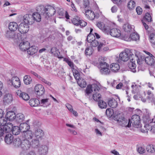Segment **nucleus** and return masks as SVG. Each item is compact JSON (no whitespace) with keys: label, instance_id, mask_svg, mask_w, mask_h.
I'll list each match as a JSON object with an SVG mask.
<instances>
[{"label":"nucleus","instance_id":"f257e3e1","mask_svg":"<svg viewBox=\"0 0 155 155\" xmlns=\"http://www.w3.org/2000/svg\"><path fill=\"white\" fill-rule=\"evenodd\" d=\"M40 8L41 14L43 15L45 18L54 15L56 12L54 8L51 5H47L45 7L42 6Z\"/></svg>","mask_w":155,"mask_h":155},{"label":"nucleus","instance_id":"f03ea898","mask_svg":"<svg viewBox=\"0 0 155 155\" xmlns=\"http://www.w3.org/2000/svg\"><path fill=\"white\" fill-rule=\"evenodd\" d=\"M105 58L104 57H101L99 58V61L100 65V72L103 74H109L110 71L108 68L109 65L105 62Z\"/></svg>","mask_w":155,"mask_h":155},{"label":"nucleus","instance_id":"7ed1b4c3","mask_svg":"<svg viewBox=\"0 0 155 155\" xmlns=\"http://www.w3.org/2000/svg\"><path fill=\"white\" fill-rule=\"evenodd\" d=\"M136 128H138L141 127L140 124V117L139 115L135 114L133 115L131 119H129L127 123V127H130L131 125Z\"/></svg>","mask_w":155,"mask_h":155},{"label":"nucleus","instance_id":"20e7f679","mask_svg":"<svg viewBox=\"0 0 155 155\" xmlns=\"http://www.w3.org/2000/svg\"><path fill=\"white\" fill-rule=\"evenodd\" d=\"M114 119L117 121L119 124L122 127H127V120L125 119L122 113L114 115Z\"/></svg>","mask_w":155,"mask_h":155},{"label":"nucleus","instance_id":"39448f33","mask_svg":"<svg viewBox=\"0 0 155 155\" xmlns=\"http://www.w3.org/2000/svg\"><path fill=\"white\" fill-rule=\"evenodd\" d=\"M100 89L98 85L96 84L88 85L86 90V96H87L92 92L95 93L98 92Z\"/></svg>","mask_w":155,"mask_h":155},{"label":"nucleus","instance_id":"423d86ee","mask_svg":"<svg viewBox=\"0 0 155 155\" xmlns=\"http://www.w3.org/2000/svg\"><path fill=\"white\" fill-rule=\"evenodd\" d=\"M12 125L10 123H8L3 127H0V137L2 136L4 134L10 132Z\"/></svg>","mask_w":155,"mask_h":155},{"label":"nucleus","instance_id":"0eeeda50","mask_svg":"<svg viewBox=\"0 0 155 155\" xmlns=\"http://www.w3.org/2000/svg\"><path fill=\"white\" fill-rule=\"evenodd\" d=\"M133 54L132 52L130 51L127 52L124 51L121 52L119 54V58L120 59L123 61H127L129 59L130 60L131 57L130 55V54Z\"/></svg>","mask_w":155,"mask_h":155},{"label":"nucleus","instance_id":"6e6552de","mask_svg":"<svg viewBox=\"0 0 155 155\" xmlns=\"http://www.w3.org/2000/svg\"><path fill=\"white\" fill-rule=\"evenodd\" d=\"M146 57H145L143 54L139 52H137L134 55V59L135 61L136 60L137 61V63L138 64H140L143 62L145 61L144 59Z\"/></svg>","mask_w":155,"mask_h":155},{"label":"nucleus","instance_id":"1a4fd4ad","mask_svg":"<svg viewBox=\"0 0 155 155\" xmlns=\"http://www.w3.org/2000/svg\"><path fill=\"white\" fill-rule=\"evenodd\" d=\"M21 136V139L28 140L32 139L34 137V134L30 130L26 131L25 133H22Z\"/></svg>","mask_w":155,"mask_h":155},{"label":"nucleus","instance_id":"9d476101","mask_svg":"<svg viewBox=\"0 0 155 155\" xmlns=\"http://www.w3.org/2000/svg\"><path fill=\"white\" fill-rule=\"evenodd\" d=\"M28 25L25 22H22L19 25L18 30L21 34L27 33L29 29Z\"/></svg>","mask_w":155,"mask_h":155},{"label":"nucleus","instance_id":"9b49d317","mask_svg":"<svg viewBox=\"0 0 155 155\" xmlns=\"http://www.w3.org/2000/svg\"><path fill=\"white\" fill-rule=\"evenodd\" d=\"M130 55L131 57L130 60V62L128 64V66L130 69L131 70V71L134 72L135 73L136 71L135 69L136 64H135V61L134 60V54H130Z\"/></svg>","mask_w":155,"mask_h":155},{"label":"nucleus","instance_id":"f8f14e48","mask_svg":"<svg viewBox=\"0 0 155 155\" xmlns=\"http://www.w3.org/2000/svg\"><path fill=\"white\" fill-rule=\"evenodd\" d=\"M146 53L149 56L146 57L144 59L145 62L146 63V64L148 65H153L155 63V60L154 59V58H155V57L152 54H151L149 52H147Z\"/></svg>","mask_w":155,"mask_h":155},{"label":"nucleus","instance_id":"ddd939ff","mask_svg":"<svg viewBox=\"0 0 155 155\" xmlns=\"http://www.w3.org/2000/svg\"><path fill=\"white\" fill-rule=\"evenodd\" d=\"M35 91L36 94L41 96L44 93L45 90L44 87L41 84H37L35 87Z\"/></svg>","mask_w":155,"mask_h":155},{"label":"nucleus","instance_id":"4468645a","mask_svg":"<svg viewBox=\"0 0 155 155\" xmlns=\"http://www.w3.org/2000/svg\"><path fill=\"white\" fill-rule=\"evenodd\" d=\"M3 102L5 105L11 104L13 101V97L12 95L9 93L5 94L3 98Z\"/></svg>","mask_w":155,"mask_h":155},{"label":"nucleus","instance_id":"2eb2a0df","mask_svg":"<svg viewBox=\"0 0 155 155\" xmlns=\"http://www.w3.org/2000/svg\"><path fill=\"white\" fill-rule=\"evenodd\" d=\"M32 16L30 14H26L23 16V21L24 22L28 25H32L34 22Z\"/></svg>","mask_w":155,"mask_h":155},{"label":"nucleus","instance_id":"dca6fc26","mask_svg":"<svg viewBox=\"0 0 155 155\" xmlns=\"http://www.w3.org/2000/svg\"><path fill=\"white\" fill-rule=\"evenodd\" d=\"M97 26L103 32L107 34H109L110 27L109 26H105L103 22H98L97 24Z\"/></svg>","mask_w":155,"mask_h":155},{"label":"nucleus","instance_id":"f3484780","mask_svg":"<svg viewBox=\"0 0 155 155\" xmlns=\"http://www.w3.org/2000/svg\"><path fill=\"white\" fill-rule=\"evenodd\" d=\"M109 34L113 37L117 38L120 35L121 32L119 29L116 28H113L110 29Z\"/></svg>","mask_w":155,"mask_h":155},{"label":"nucleus","instance_id":"a211bd4d","mask_svg":"<svg viewBox=\"0 0 155 155\" xmlns=\"http://www.w3.org/2000/svg\"><path fill=\"white\" fill-rule=\"evenodd\" d=\"M19 46L21 51H25L28 50L29 47L30 46V44L28 41H23L20 43Z\"/></svg>","mask_w":155,"mask_h":155},{"label":"nucleus","instance_id":"6ab92c4d","mask_svg":"<svg viewBox=\"0 0 155 155\" xmlns=\"http://www.w3.org/2000/svg\"><path fill=\"white\" fill-rule=\"evenodd\" d=\"M10 82L16 88L19 87L21 85L20 80L17 77H13L11 80L10 81Z\"/></svg>","mask_w":155,"mask_h":155},{"label":"nucleus","instance_id":"aec40b11","mask_svg":"<svg viewBox=\"0 0 155 155\" xmlns=\"http://www.w3.org/2000/svg\"><path fill=\"white\" fill-rule=\"evenodd\" d=\"M16 116V115L14 111H10L6 113L5 118L7 120L12 121L15 119Z\"/></svg>","mask_w":155,"mask_h":155},{"label":"nucleus","instance_id":"412c9836","mask_svg":"<svg viewBox=\"0 0 155 155\" xmlns=\"http://www.w3.org/2000/svg\"><path fill=\"white\" fill-rule=\"evenodd\" d=\"M16 94L19 97L25 101H27L29 99V95L26 93L22 92L21 91H18Z\"/></svg>","mask_w":155,"mask_h":155},{"label":"nucleus","instance_id":"4be33fe9","mask_svg":"<svg viewBox=\"0 0 155 155\" xmlns=\"http://www.w3.org/2000/svg\"><path fill=\"white\" fill-rule=\"evenodd\" d=\"M22 142L21 145V148L24 150H26L29 149L31 146L30 142L29 140L21 139Z\"/></svg>","mask_w":155,"mask_h":155},{"label":"nucleus","instance_id":"5701e85b","mask_svg":"<svg viewBox=\"0 0 155 155\" xmlns=\"http://www.w3.org/2000/svg\"><path fill=\"white\" fill-rule=\"evenodd\" d=\"M108 105L112 108H115L117 107L118 104L117 101L113 98H109L108 100Z\"/></svg>","mask_w":155,"mask_h":155},{"label":"nucleus","instance_id":"b1692460","mask_svg":"<svg viewBox=\"0 0 155 155\" xmlns=\"http://www.w3.org/2000/svg\"><path fill=\"white\" fill-rule=\"evenodd\" d=\"M12 125V127L10 129V132L12 131V134L14 135H17L18 134L21 132V130H20L19 127L18 126H13V124L11 123H10Z\"/></svg>","mask_w":155,"mask_h":155},{"label":"nucleus","instance_id":"393cba45","mask_svg":"<svg viewBox=\"0 0 155 155\" xmlns=\"http://www.w3.org/2000/svg\"><path fill=\"white\" fill-rule=\"evenodd\" d=\"M20 130H21V134L25 133L26 131H28L30 129L29 125L26 123H22L20 124L19 127Z\"/></svg>","mask_w":155,"mask_h":155},{"label":"nucleus","instance_id":"a878e982","mask_svg":"<svg viewBox=\"0 0 155 155\" xmlns=\"http://www.w3.org/2000/svg\"><path fill=\"white\" fill-rule=\"evenodd\" d=\"M85 15L90 20L94 19L95 15L94 12L89 9H85Z\"/></svg>","mask_w":155,"mask_h":155},{"label":"nucleus","instance_id":"bb28decb","mask_svg":"<svg viewBox=\"0 0 155 155\" xmlns=\"http://www.w3.org/2000/svg\"><path fill=\"white\" fill-rule=\"evenodd\" d=\"M39 139L38 138H35V137L32 139L30 142L31 146L34 148H37L39 145Z\"/></svg>","mask_w":155,"mask_h":155},{"label":"nucleus","instance_id":"cd10ccee","mask_svg":"<svg viewBox=\"0 0 155 155\" xmlns=\"http://www.w3.org/2000/svg\"><path fill=\"white\" fill-rule=\"evenodd\" d=\"M13 136L10 134H7L5 138V140L8 144H10L13 141Z\"/></svg>","mask_w":155,"mask_h":155},{"label":"nucleus","instance_id":"c85d7f7f","mask_svg":"<svg viewBox=\"0 0 155 155\" xmlns=\"http://www.w3.org/2000/svg\"><path fill=\"white\" fill-rule=\"evenodd\" d=\"M29 103L31 107H36L39 104L40 101L37 99H32L29 100Z\"/></svg>","mask_w":155,"mask_h":155},{"label":"nucleus","instance_id":"c756f323","mask_svg":"<svg viewBox=\"0 0 155 155\" xmlns=\"http://www.w3.org/2000/svg\"><path fill=\"white\" fill-rule=\"evenodd\" d=\"M44 135L43 130L40 129L35 130L34 134V137L38 139L40 138Z\"/></svg>","mask_w":155,"mask_h":155},{"label":"nucleus","instance_id":"7c9ffc66","mask_svg":"<svg viewBox=\"0 0 155 155\" xmlns=\"http://www.w3.org/2000/svg\"><path fill=\"white\" fill-rule=\"evenodd\" d=\"M28 53L29 54L33 55L37 52L38 48L35 46L29 47L28 49Z\"/></svg>","mask_w":155,"mask_h":155},{"label":"nucleus","instance_id":"2f4dec72","mask_svg":"<svg viewBox=\"0 0 155 155\" xmlns=\"http://www.w3.org/2000/svg\"><path fill=\"white\" fill-rule=\"evenodd\" d=\"M110 68L112 71L116 72L119 70L120 66L118 64L114 63L110 65Z\"/></svg>","mask_w":155,"mask_h":155},{"label":"nucleus","instance_id":"473e14b6","mask_svg":"<svg viewBox=\"0 0 155 155\" xmlns=\"http://www.w3.org/2000/svg\"><path fill=\"white\" fill-rule=\"evenodd\" d=\"M123 29L125 32L127 33H130L134 31V29L132 28L131 25L128 23H126L124 25Z\"/></svg>","mask_w":155,"mask_h":155},{"label":"nucleus","instance_id":"72a5a7b5","mask_svg":"<svg viewBox=\"0 0 155 155\" xmlns=\"http://www.w3.org/2000/svg\"><path fill=\"white\" fill-rule=\"evenodd\" d=\"M34 21H36L37 22H40L41 20V17L40 14L37 12H35L32 15Z\"/></svg>","mask_w":155,"mask_h":155},{"label":"nucleus","instance_id":"f704fd0d","mask_svg":"<svg viewBox=\"0 0 155 155\" xmlns=\"http://www.w3.org/2000/svg\"><path fill=\"white\" fill-rule=\"evenodd\" d=\"M18 25L15 22H10L8 28L11 31H15L17 30Z\"/></svg>","mask_w":155,"mask_h":155},{"label":"nucleus","instance_id":"c9c22d12","mask_svg":"<svg viewBox=\"0 0 155 155\" xmlns=\"http://www.w3.org/2000/svg\"><path fill=\"white\" fill-rule=\"evenodd\" d=\"M13 144L14 146L16 147H21L22 142V140H21L20 138H17L15 139L13 141Z\"/></svg>","mask_w":155,"mask_h":155},{"label":"nucleus","instance_id":"e433bc0d","mask_svg":"<svg viewBox=\"0 0 155 155\" xmlns=\"http://www.w3.org/2000/svg\"><path fill=\"white\" fill-rule=\"evenodd\" d=\"M77 83L81 87H84L86 86V83L85 80L81 78L77 81Z\"/></svg>","mask_w":155,"mask_h":155},{"label":"nucleus","instance_id":"4c0bfd02","mask_svg":"<svg viewBox=\"0 0 155 155\" xmlns=\"http://www.w3.org/2000/svg\"><path fill=\"white\" fill-rule=\"evenodd\" d=\"M16 116V120L19 122H22L25 119L24 115L22 114H18Z\"/></svg>","mask_w":155,"mask_h":155},{"label":"nucleus","instance_id":"58836bf2","mask_svg":"<svg viewBox=\"0 0 155 155\" xmlns=\"http://www.w3.org/2000/svg\"><path fill=\"white\" fill-rule=\"evenodd\" d=\"M98 104L99 107L101 109L106 108L107 107V103L102 100L99 101Z\"/></svg>","mask_w":155,"mask_h":155},{"label":"nucleus","instance_id":"ea45409f","mask_svg":"<svg viewBox=\"0 0 155 155\" xmlns=\"http://www.w3.org/2000/svg\"><path fill=\"white\" fill-rule=\"evenodd\" d=\"M129 38L131 40L134 41H136L139 39V35L137 33L135 32L131 33Z\"/></svg>","mask_w":155,"mask_h":155},{"label":"nucleus","instance_id":"a19ab883","mask_svg":"<svg viewBox=\"0 0 155 155\" xmlns=\"http://www.w3.org/2000/svg\"><path fill=\"white\" fill-rule=\"evenodd\" d=\"M5 36L8 39H15V33L10 31H8L6 34Z\"/></svg>","mask_w":155,"mask_h":155},{"label":"nucleus","instance_id":"79ce46f5","mask_svg":"<svg viewBox=\"0 0 155 155\" xmlns=\"http://www.w3.org/2000/svg\"><path fill=\"white\" fill-rule=\"evenodd\" d=\"M32 79L31 77L28 75H25L24 77V81L25 84H28L31 82Z\"/></svg>","mask_w":155,"mask_h":155},{"label":"nucleus","instance_id":"37998d69","mask_svg":"<svg viewBox=\"0 0 155 155\" xmlns=\"http://www.w3.org/2000/svg\"><path fill=\"white\" fill-rule=\"evenodd\" d=\"M39 104L41 106H44L48 105L49 104V103L48 102V99H42L41 100Z\"/></svg>","mask_w":155,"mask_h":155},{"label":"nucleus","instance_id":"c03bdc74","mask_svg":"<svg viewBox=\"0 0 155 155\" xmlns=\"http://www.w3.org/2000/svg\"><path fill=\"white\" fill-rule=\"evenodd\" d=\"M95 39V37L93 34H89L87 38V41L89 43H91Z\"/></svg>","mask_w":155,"mask_h":155},{"label":"nucleus","instance_id":"a18cd8bd","mask_svg":"<svg viewBox=\"0 0 155 155\" xmlns=\"http://www.w3.org/2000/svg\"><path fill=\"white\" fill-rule=\"evenodd\" d=\"M64 60L71 67L72 70H75L74 68V64L70 59L67 58H65Z\"/></svg>","mask_w":155,"mask_h":155},{"label":"nucleus","instance_id":"49530a36","mask_svg":"<svg viewBox=\"0 0 155 155\" xmlns=\"http://www.w3.org/2000/svg\"><path fill=\"white\" fill-rule=\"evenodd\" d=\"M93 99L96 101H99L101 98V95L98 92H96L93 94Z\"/></svg>","mask_w":155,"mask_h":155},{"label":"nucleus","instance_id":"de8ad7c7","mask_svg":"<svg viewBox=\"0 0 155 155\" xmlns=\"http://www.w3.org/2000/svg\"><path fill=\"white\" fill-rule=\"evenodd\" d=\"M80 20V18L76 16L71 20V21L74 25L78 26L79 25Z\"/></svg>","mask_w":155,"mask_h":155},{"label":"nucleus","instance_id":"09e8293b","mask_svg":"<svg viewBox=\"0 0 155 155\" xmlns=\"http://www.w3.org/2000/svg\"><path fill=\"white\" fill-rule=\"evenodd\" d=\"M155 148L154 147L153 145H148L147 146L146 150L148 152L150 153L153 152L154 151Z\"/></svg>","mask_w":155,"mask_h":155},{"label":"nucleus","instance_id":"8fccbe9b","mask_svg":"<svg viewBox=\"0 0 155 155\" xmlns=\"http://www.w3.org/2000/svg\"><path fill=\"white\" fill-rule=\"evenodd\" d=\"M148 96L147 97V100L149 101H150L151 102L153 103V102L152 101L153 98L155 97H153V94L152 93L151 91H148L147 92Z\"/></svg>","mask_w":155,"mask_h":155},{"label":"nucleus","instance_id":"3c124183","mask_svg":"<svg viewBox=\"0 0 155 155\" xmlns=\"http://www.w3.org/2000/svg\"><path fill=\"white\" fill-rule=\"evenodd\" d=\"M135 5V2L133 1L130 0L128 3L127 7L130 9H132Z\"/></svg>","mask_w":155,"mask_h":155},{"label":"nucleus","instance_id":"603ef678","mask_svg":"<svg viewBox=\"0 0 155 155\" xmlns=\"http://www.w3.org/2000/svg\"><path fill=\"white\" fill-rule=\"evenodd\" d=\"M51 51L52 54L56 56H58V53L59 52L58 51V49L57 48L54 47L51 49Z\"/></svg>","mask_w":155,"mask_h":155},{"label":"nucleus","instance_id":"864d4df0","mask_svg":"<svg viewBox=\"0 0 155 155\" xmlns=\"http://www.w3.org/2000/svg\"><path fill=\"white\" fill-rule=\"evenodd\" d=\"M72 71L73 72V75L75 79L76 80L78 81V80L79 79L81 78H80V74H79L78 71L75 69L74 70H72Z\"/></svg>","mask_w":155,"mask_h":155},{"label":"nucleus","instance_id":"5fc2aeb1","mask_svg":"<svg viewBox=\"0 0 155 155\" xmlns=\"http://www.w3.org/2000/svg\"><path fill=\"white\" fill-rule=\"evenodd\" d=\"M150 42L155 45V33L151 34L150 35Z\"/></svg>","mask_w":155,"mask_h":155},{"label":"nucleus","instance_id":"6e6d98bb","mask_svg":"<svg viewBox=\"0 0 155 155\" xmlns=\"http://www.w3.org/2000/svg\"><path fill=\"white\" fill-rule=\"evenodd\" d=\"M106 113L107 116L110 117L114 114L113 110L110 108H107L106 110Z\"/></svg>","mask_w":155,"mask_h":155},{"label":"nucleus","instance_id":"4d7b16f0","mask_svg":"<svg viewBox=\"0 0 155 155\" xmlns=\"http://www.w3.org/2000/svg\"><path fill=\"white\" fill-rule=\"evenodd\" d=\"M144 18L145 21L148 22H151L152 21L151 16L149 13H147L145 14Z\"/></svg>","mask_w":155,"mask_h":155},{"label":"nucleus","instance_id":"13d9d810","mask_svg":"<svg viewBox=\"0 0 155 155\" xmlns=\"http://www.w3.org/2000/svg\"><path fill=\"white\" fill-rule=\"evenodd\" d=\"M7 120L5 119L3 117H2L0 118V126L3 127L6 124Z\"/></svg>","mask_w":155,"mask_h":155},{"label":"nucleus","instance_id":"bf43d9fd","mask_svg":"<svg viewBox=\"0 0 155 155\" xmlns=\"http://www.w3.org/2000/svg\"><path fill=\"white\" fill-rule=\"evenodd\" d=\"M92 53L91 48L90 47L87 48L85 51V54L86 55H90Z\"/></svg>","mask_w":155,"mask_h":155},{"label":"nucleus","instance_id":"052dcab7","mask_svg":"<svg viewBox=\"0 0 155 155\" xmlns=\"http://www.w3.org/2000/svg\"><path fill=\"white\" fill-rule=\"evenodd\" d=\"M91 46L92 47H96L99 45V42L95 40L91 43Z\"/></svg>","mask_w":155,"mask_h":155},{"label":"nucleus","instance_id":"680f3d73","mask_svg":"<svg viewBox=\"0 0 155 155\" xmlns=\"http://www.w3.org/2000/svg\"><path fill=\"white\" fill-rule=\"evenodd\" d=\"M136 11L137 14L139 15L141 14L142 12V9L139 6H138L137 7Z\"/></svg>","mask_w":155,"mask_h":155},{"label":"nucleus","instance_id":"e2e57ef3","mask_svg":"<svg viewBox=\"0 0 155 155\" xmlns=\"http://www.w3.org/2000/svg\"><path fill=\"white\" fill-rule=\"evenodd\" d=\"M87 25V23L83 20H81L79 21V25L82 27H85Z\"/></svg>","mask_w":155,"mask_h":155},{"label":"nucleus","instance_id":"0e129e2a","mask_svg":"<svg viewBox=\"0 0 155 155\" xmlns=\"http://www.w3.org/2000/svg\"><path fill=\"white\" fill-rule=\"evenodd\" d=\"M138 152L140 153H143L145 152V150L142 147H139L137 149Z\"/></svg>","mask_w":155,"mask_h":155},{"label":"nucleus","instance_id":"69168bd1","mask_svg":"<svg viewBox=\"0 0 155 155\" xmlns=\"http://www.w3.org/2000/svg\"><path fill=\"white\" fill-rule=\"evenodd\" d=\"M41 78L40 79L41 80V81L45 83V84H48V85L50 86L51 85V83L48 81H47L44 78H43L41 77V78Z\"/></svg>","mask_w":155,"mask_h":155},{"label":"nucleus","instance_id":"338daca9","mask_svg":"<svg viewBox=\"0 0 155 155\" xmlns=\"http://www.w3.org/2000/svg\"><path fill=\"white\" fill-rule=\"evenodd\" d=\"M89 4V2L88 0H84L83 5L85 8L88 7Z\"/></svg>","mask_w":155,"mask_h":155},{"label":"nucleus","instance_id":"774afa93","mask_svg":"<svg viewBox=\"0 0 155 155\" xmlns=\"http://www.w3.org/2000/svg\"><path fill=\"white\" fill-rule=\"evenodd\" d=\"M21 35L20 34H16L15 33V39H19L21 38Z\"/></svg>","mask_w":155,"mask_h":155}]
</instances>
